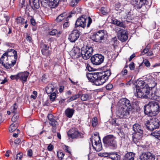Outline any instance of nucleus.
Listing matches in <instances>:
<instances>
[{
    "label": "nucleus",
    "instance_id": "6ab92c4d",
    "mask_svg": "<svg viewBox=\"0 0 160 160\" xmlns=\"http://www.w3.org/2000/svg\"><path fill=\"white\" fill-rule=\"evenodd\" d=\"M29 73L27 72H21L18 73V79L21 80L23 84L27 81Z\"/></svg>",
    "mask_w": 160,
    "mask_h": 160
},
{
    "label": "nucleus",
    "instance_id": "7c9ffc66",
    "mask_svg": "<svg viewBox=\"0 0 160 160\" xmlns=\"http://www.w3.org/2000/svg\"><path fill=\"white\" fill-rule=\"evenodd\" d=\"M81 92H79L77 94L74 95L71 97L68 100V102H70L79 98L81 96Z\"/></svg>",
    "mask_w": 160,
    "mask_h": 160
},
{
    "label": "nucleus",
    "instance_id": "bb28decb",
    "mask_svg": "<svg viewBox=\"0 0 160 160\" xmlns=\"http://www.w3.org/2000/svg\"><path fill=\"white\" fill-rule=\"evenodd\" d=\"M121 156L120 154L116 152H111L110 158L112 160H120Z\"/></svg>",
    "mask_w": 160,
    "mask_h": 160
},
{
    "label": "nucleus",
    "instance_id": "0e129e2a",
    "mask_svg": "<svg viewBox=\"0 0 160 160\" xmlns=\"http://www.w3.org/2000/svg\"><path fill=\"white\" fill-rule=\"evenodd\" d=\"M69 147L68 146H65L64 149L65 151L69 153H70V151L69 150Z\"/></svg>",
    "mask_w": 160,
    "mask_h": 160
},
{
    "label": "nucleus",
    "instance_id": "a18cd8bd",
    "mask_svg": "<svg viewBox=\"0 0 160 160\" xmlns=\"http://www.w3.org/2000/svg\"><path fill=\"white\" fill-rule=\"evenodd\" d=\"M118 135L121 138V140L122 141H124L125 139V135L123 132H120L118 133Z\"/></svg>",
    "mask_w": 160,
    "mask_h": 160
},
{
    "label": "nucleus",
    "instance_id": "412c9836",
    "mask_svg": "<svg viewBox=\"0 0 160 160\" xmlns=\"http://www.w3.org/2000/svg\"><path fill=\"white\" fill-rule=\"evenodd\" d=\"M146 81L147 82V84L149 85L150 88H154L156 86L157 83L155 82V79L152 76H150L148 78L146 79Z\"/></svg>",
    "mask_w": 160,
    "mask_h": 160
},
{
    "label": "nucleus",
    "instance_id": "c85d7f7f",
    "mask_svg": "<svg viewBox=\"0 0 160 160\" xmlns=\"http://www.w3.org/2000/svg\"><path fill=\"white\" fill-rule=\"evenodd\" d=\"M74 56L76 58H78L81 56V50L79 48H76L74 50Z\"/></svg>",
    "mask_w": 160,
    "mask_h": 160
},
{
    "label": "nucleus",
    "instance_id": "864d4df0",
    "mask_svg": "<svg viewBox=\"0 0 160 160\" xmlns=\"http://www.w3.org/2000/svg\"><path fill=\"white\" fill-rule=\"evenodd\" d=\"M149 51V48L148 47V46L142 52V55L148 52Z\"/></svg>",
    "mask_w": 160,
    "mask_h": 160
},
{
    "label": "nucleus",
    "instance_id": "4be33fe9",
    "mask_svg": "<svg viewBox=\"0 0 160 160\" xmlns=\"http://www.w3.org/2000/svg\"><path fill=\"white\" fill-rule=\"evenodd\" d=\"M41 47L42 48L41 51L42 54L46 56L49 55L50 54V51L48 50L49 46L43 43L41 45Z\"/></svg>",
    "mask_w": 160,
    "mask_h": 160
},
{
    "label": "nucleus",
    "instance_id": "aec40b11",
    "mask_svg": "<svg viewBox=\"0 0 160 160\" xmlns=\"http://www.w3.org/2000/svg\"><path fill=\"white\" fill-rule=\"evenodd\" d=\"M120 101L122 106L121 107L123 108H128V109H132V106L129 100L126 98H123L121 99Z\"/></svg>",
    "mask_w": 160,
    "mask_h": 160
},
{
    "label": "nucleus",
    "instance_id": "e2e57ef3",
    "mask_svg": "<svg viewBox=\"0 0 160 160\" xmlns=\"http://www.w3.org/2000/svg\"><path fill=\"white\" fill-rule=\"evenodd\" d=\"M155 95L158 97L160 98V89L157 90L155 92Z\"/></svg>",
    "mask_w": 160,
    "mask_h": 160
},
{
    "label": "nucleus",
    "instance_id": "3c124183",
    "mask_svg": "<svg viewBox=\"0 0 160 160\" xmlns=\"http://www.w3.org/2000/svg\"><path fill=\"white\" fill-rule=\"evenodd\" d=\"M111 152H109V153H107V152L103 153L102 154V156L103 157H108L109 158H110V155H111Z\"/></svg>",
    "mask_w": 160,
    "mask_h": 160
},
{
    "label": "nucleus",
    "instance_id": "37998d69",
    "mask_svg": "<svg viewBox=\"0 0 160 160\" xmlns=\"http://www.w3.org/2000/svg\"><path fill=\"white\" fill-rule=\"evenodd\" d=\"M92 125L93 127L96 126L98 124V119L96 117H94L92 118Z\"/></svg>",
    "mask_w": 160,
    "mask_h": 160
},
{
    "label": "nucleus",
    "instance_id": "774afa93",
    "mask_svg": "<svg viewBox=\"0 0 160 160\" xmlns=\"http://www.w3.org/2000/svg\"><path fill=\"white\" fill-rule=\"evenodd\" d=\"M64 89V87L63 86H60L59 88V92H60L61 93L63 92V90Z\"/></svg>",
    "mask_w": 160,
    "mask_h": 160
},
{
    "label": "nucleus",
    "instance_id": "bf43d9fd",
    "mask_svg": "<svg viewBox=\"0 0 160 160\" xmlns=\"http://www.w3.org/2000/svg\"><path fill=\"white\" fill-rule=\"evenodd\" d=\"M27 154L29 157H32V149H30L28 150Z\"/></svg>",
    "mask_w": 160,
    "mask_h": 160
},
{
    "label": "nucleus",
    "instance_id": "0eeeda50",
    "mask_svg": "<svg viewBox=\"0 0 160 160\" xmlns=\"http://www.w3.org/2000/svg\"><path fill=\"white\" fill-rule=\"evenodd\" d=\"M93 49L92 47L88 46L83 47L81 49V56L84 60L89 59L92 56Z\"/></svg>",
    "mask_w": 160,
    "mask_h": 160
},
{
    "label": "nucleus",
    "instance_id": "f8f14e48",
    "mask_svg": "<svg viewBox=\"0 0 160 160\" xmlns=\"http://www.w3.org/2000/svg\"><path fill=\"white\" fill-rule=\"evenodd\" d=\"M159 122L158 119L152 118L151 119L149 124L147 125L148 129L152 131L154 129L157 128L159 126Z\"/></svg>",
    "mask_w": 160,
    "mask_h": 160
},
{
    "label": "nucleus",
    "instance_id": "69168bd1",
    "mask_svg": "<svg viewBox=\"0 0 160 160\" xmlns=\"http://www.w3.org/2000/svg\"><path fill=\"white\" fill-rule=\"evenodd\" d=\"M26 39L27 41H28L29 42H31L32 40V38L29 35H27L26 37Z\"/></svg>",
    "mask_w": 160,
    "mask_h": 160
},
{
    "label": "nucleus",
    "instance_id": "680f3d73",
    "mask_svg": "<svg viewBox=\"0 0 160 160\" xmlns=\"http://www.w3.org/2000/svg\"><path fill=\"white\" fill-rule=\"evenodd\" d=\"M30 22H31V24L32 25L34 26L35 25V24H36L35 20L32 17V18L30 19Z\"/></svg>",
    "mask_w": 160,
    "mask_h": 160
},
{
    "label": "nucleus",
    "instance_id": "1a4fd4ad",
    "mask_svg": "<svg viewBox=\"0 0 160 160\" xmlns=\"http://www.w3.org/2000/svg\"><path fill=\"white\" fill-rule=\"evenodd\" d=\"M92 142L93 148L97 152L102 149V145L99 137L96 136L92 139Z\"/></svg>",
    "mask_w": 160,
    "mask_h": 160
},
{
    "label": "nucleus",
    "instance_id": "72a5a7b5",
    "mask_svg": "<svg viewBox=\"0 0 160 160\" xmlns=\"http://www.w3.org/2000/svg\"><path fill=\"white\" fill-rule=\"evenodd\" d=\"M151 134L155 138L160 140V131L156 130L155 131L152 132Z\"/></svg>",
    "mask_w": 160,
    "mask_h": 160
},
{
    "label": "nucleus",
    "instance_id": "a211bd4d",
    "mask_svg": "<svg viewBox=\"0 0 160 160\" xmlns=\"http://www.w3.org/2000/svg\"><path fill=\"white\" fill-rule=\"evenodd\" d=\"M118 38L122 42L126 41L128 38L127 31L124 30H120L118 32Z\"/></svg>",
    "mask_w": 160,
    "mask_h": 160
},
{
    "label": "nucleus",
    "instance_id": "603ef678",
    "mask_svg": "<svg viewBox=\"0 0 160 160\" xmlns=\"http://www.w3.org/2000/svg\"><path fill=\"white\" fill-rule=\"evenodd\" d=\"M129 68L131 70H133L134 69L135 66L133 62H131L129 64Z\"/></svg>",
    "mask_w": 160,
    "mask_h": 160
},
{
    "label": "nucleus",
    "instance_id": "6e6d98bb",
    "mask_svg": "<svg viewBox=\"0 0 160 160\" xmlns=\"http://www.w3.org/2000/svg\"><path fill=\"white\" fill-rule=\"evenodd\" d=\"M53 149V146L52 144H49L48 146L47 149L49 151H52Z\"/></svg>",
    "mask_w": 160,
    "mask_h": 160
},
{
    "label": "nucleus",
    "instance_id": "6e6552de",
    "mask_svg": "<svg viewBox=\"0 0 160 160\" xmlns=\"http://www.w3.org/2000/svg\"><path fill=\"white\" fill-rule=\"evenodd\" d=\"M106 36L105 33L103 30H100L92 36L91 38L93 41L96 42H101L105 39Z\"/></svg>",
    "mask_w": 160,
    "mask_h": 160
},
{
    "label": "nucleus",
    "instance_id": "a19ab883",
    "mask_svg": "<svg viewBox=\"0 0 160 160\" xmlns=\"http://www.w3.org/2000/svg\"><path fill=\"white\" fill-rule=\"evenodd\" d=\"M56 97V93L55 92L51 93L49 96L50 100L52 102H53L55 100Z\"/></svg>",
    "mask_w": 160,
    "mask_h": 160
},
{
    "label": "nucleus",
    "instance_id": "7ed1b4c3",
    "mask_svg": "<svg viewBox=\"0 0 160 160\" xmlns=\"http://www.w3.org/2000/svg\"><path fill=\"white\" fill-rule=\"evenodd\" d=\"M144 110L145 114L149 116H155L160 112V106L157 102H150L144 106Z\"/></svg>",
    "mask_w": 160,
    "mask_h": 160
},
{
    "label": "nucleus",
    "instance_id": "4468645a",
    "mask_svg": "<svg viewBox=\"0 0 160 160\" xmlns=\"http://www.w3.org/2000/svg\"><path fill=\"white\" fill-rule=\"evenodd\" d=\"M80 32L77 29H74L69 35L68 39L72 42H75L78 39L80 35Z\"/></svg>",
    "mask_w": 160,
    "mask_h": 160
},
{
    "label": "nucleus",
    "instance_id": "473e14b6",
    "mask_svg": "<svg viewBox=\"0 0 160 160\" xmlns=\"http://www.w3.org/2000/svg\"><path fill=\"white\" fill-rule=\"evenodd\" d=\"M32 2L34 7H32V8L33 9H38L39 8L40 4L38 0H33Z\"/></svg>",
    "mask_w": 160,
    "mask_h": 160
},
{
    "label": "nucleus",
    "instance_id": "c9c22d12",
    "mask_svg": "<svg viewBox=\"0 0 160 160\" xmlns=\"http://www.w3.org/2000/svg\"><path fill=\"white\" fill-rule=\"evenodd\" d=\"M112 23L115 25H117V26L123 27V24L122 22H120L118 20L115 19L112 20Z\"/></svg>",
    "mask_w": 160,
    "mask_h": 160
},
{
    "label": "nucleus",
    "instance_id": "393cba45",
    "mask_svg": "<svg viewBox=\"0 0 160 160\" xmlns=\"http://www.w3.org/2000/svg\"><path fill=\"white\" fill-rule=\"evenodd\" d=\"M135 154L130 152L125 154L122 158V160H130L135 157Z\"/></svg>",
    "mask_w": 160,
    "mask_h": 160
},
{
    "label": "nucleus",
    "instance_id": "2f4dec72",
    "mask_svg": "<svg viewBox=\"0 0 160 160\" xmlns=\"http://www.w3.org/2000/svg\"><path fill=\"white\" fill-rule=\"evenodd\" d=\"M136 83L137 84L136 85V89H137V87L139 88H142V87H143L145 85V82L141 80H138L136 82Z\"/></svg>",
    "mask_w": 160,
    "mask_h": 160
},
{
    "label": "nucleus",
    "instance_id": "dca6fc26",
    "mask_svg": "<svg viewBox=\"0 0 160 160\" xmlns=\"http://www.w3.org/2000/svg\"><path fill=\"white\" fill-rule=\"evenodd\" d=\"M131 109H128V108H121L118 114L119 117L121 118H125L128 116L129 114V112Z\"/></svg>",
    "mask_w": 160,
    "mask_h": 160
},
{
    "label": "nucleus",
    "instance_id": "13d9d810",
    "mask_svg": "<svg viewBox=\"0 0 160 160\" xmlns=\"http://www.w3.org/2000/svg\"><path fill=\"white\" fill-rule=\"evenodd\" d=\"M113 85L112 84H108L106 85V88L107 90H109L111 89Z\"/></svg>",
    "mask_w": 160,
    "mask_h": 160
},
{
    "label": "nucleus",
    "instance_id": "49530a36",
    "mask_svg": "<svg viewBox=\"0 0 160 160\" xmlns=\"http://www.w3.org/2000/svg\"><path fill=\"white\" fill-rule=\"evenodd\" d=\"M1 16L2 18L5 19L6 23L9 20V17L5 14H2Z\"/></svg>",
    "mask_w": 160,
    "mask_h": 160
},
{
    "label": "nucleus",
    "instance_id": "c756f323",
    "mask_svg": "<svg viewBox=\"0 0 160 160\" xmlns=\"http://www.w3.org/2000/svg\"><path fill=\"white\" fill-rule=\"evenodd\" d=\"M90 99V95L87 94H82L81 96V99L82 101H88Z\"/></svg>",
    "mask_w": 160,
    "mask_h": 160
},
{
    "label": "nucleus",
    "instance_id": "5701e85b",
    "mask_svg": "<svg viewBox=\"0 0 160 160\" xmlns=\"http://www.w3.org/2000/svg\"><path fill=\"white\" fill-rule=\"evenodd\" d=\"M47 117L49 120V124L52 126H57L58 124V122L54 118V116L52 114H48Z\"/></svg>",
    "mask_w": 160,
    "mask_h": 160
},
{
    "label": "nucleus",
    "instance_id": "338daca9",
    "mask_svg": "<svg viewBox=\"0 0 160 160\" xmlns=\"http://www.w3.org/2000/svg\"><path fill=\"white\" fill-rule=\"evenodd\" d=\"M17 133H13V137L17 138L18 136V134L19 132V129H17Z\"/></svg>",
    "mask_w": 160,
    "mask_h": 160
},
{
    "label": "nucleus",
    "instance_id": "09e8293b",
    "mask_svg": "<svg viewBox=\"0 0 160 160\" xmlns=\"http://www.w3.org/2000/svg\"><path fill=\"white\" fill-rule=\"evenodd\" d=\"M22 154V153H19L16 155V160H21Z\"/></svg>",
    "mask_w": 160,
    "mask_h": 160
},
{
    "label": "nucleus",
    "instance_id": "9b49d317",
    "mask_svg": "<svg viewBox=\"0 0 160 160\" xmlns=\"http://www.w3.org/2000/svg\"><path fill=\"white\" fill-rule=\"evenodd\" d=\"M87 19V17L85 15H82L78 18L76 22L75 27H80L84 28L86 25Z\"/></svg>",
    "mask_w": 160,
    "mask_h": 160
},
{
    "label": "nucleus",
    "instance_id": "f257e3e1",
    "mask_svg": "<svg viewBox=\"0 0 160 160\" xmlns=\"http://www.w3.org/2000/svg\"><path fill=\"white\" fill-rule=\"evenodd\" d=\"M17 52L13 49H8L3 53L0 59V63L6 69H10L16 64Z\"/></svg>",
    "mask_w": 160,
    "mask_h": 160
},
{
    "label": "nucleus",
    "instance_id": "9d476101",
    "mask_svg": "<svg viewBox=\"0 0 160 160\" xmlns=\"http://www.w3.org/2000/svg\"><path fill=\"white\" fill-rule=\"evenodd\" d=\"M104 57L100 54L92 56L91 58V61L93 64L99 65L102 63L104 60Z\"/></svg>",
    "mask_w": 160,
    "mask_h": 160
},
{
    "label": "nucleus",
    "instance_id": "de8ad7c7",
    "mask_svg": "<svg viewBox=\"0 0 160 160\" xmlns=\"http://www.w3.org/2000/svg\"><path fill=\"white\" fill-rule=\"evenodd\" d=\"M58 33V31L56 29H53L50 31L49 33L50 35L53 36Z\"/></svg>",
    "mask_w": 160,
    "mask_h": 160
},
{
    "label": "nucleus",
    "instance_id": "a878e982",
    "mask_svg": "<svg viewBox=\"0 0 160 160\" xmlns=\"http://www.w3.org/2000/svg\"><path fill=\"white\" fill-rule=\"evenodd\" d=\"M74 111H75L73 109L68 108L65 111V115L67 117L69 118H71L74 112Z\"/></svg>",
    "mask_w": 160,
    "mask_h": 160
},
{
    "label": "nucleus",
    "instance_id": "4d7b16f0",
    "mask_svg": "<svg viewBox=\"0 0 160 160\" xmlns=\"http://www.w3.org/2000/svg\"><path fill=\"white\" fill-rule=\"evenodd\" d=\"M20 5L21 8L25 7L26 6L25 2V0H22L20 2Z\"/></svg>",
    "mask_w": 160,
    "mask_h": 160
},
{
    "label": "nucleus",
    "instance_id": "c03bdc74",
    "mask_svg": "<svg viewBox=\"0 0 160 160\" xmlns=\"http://www.w3.org/2000/svg\"><path fill=\"white\" fill-rule=\"evenodd\" d=\"M127 19L128 20H132L133 19V15L131 12L127 13Z\"/></svg>",
    "mask_w": 160,
    "mask_h": 160
},
{
    "label": "nucleus",
    "instance_id": "5fc2aeb1",
    "mask_svg": "<svg viewBox=\"0 0 160 160\" xmlns=\"http://www.w3.org/2000/svg\"><path fill=\"white\" fill-rule=\"evenodd\" d=\"M10 78L12 80H16L17 81L18 80V73L15 75H11L10 76Z\"/></svg>",
    "mask_w": 160,
    "mask_h": 160
},
{
    "label": "nucleus",
    "instance_id": "f3484780",
    "mask_svg": "<svg viewBox=\"0 0 160 160\" xmlns=\"http://www.w3.org/2000/svg\"><path fill=\"white\" fill-rule=\"evenodd\" d=\"M155 156L148 152L143 153L140 156V159L141 160H155Z\"/></svg>",
    "mask_w": 160,
    "mask_h": 160
},
{
    "label": "nucleus",
    "instance_id": "4c0bfd02",
    "mask_svg": "<svg viewBox=\"0 0 160 160\" xmlns=\"http://www.w3.org/2000/svg\"><path fill=\"white\" fill-rule=\"evenodd\" d=\"M18 108V106L16 103H14L13 106L11 107L10 110L12 113L15 114L17 113V109Z\"/></svg>",
    "mask_w": 160,
    "mask_h": 160
},
{
    "label": "nucleus",
    "instance_id": "2eb2a0df",
    "mask_svg": "<svg viewBox=\"0 0 160 160\" xmlns=\"http://www.w3.org/2000/svg\"><path fill=\"white\" fill-rule=\"evenodd\" d=\"M68 135L72 138H82V135H81L77 130L75 128H72L68 132Z\"/></svg>",
    "mask_w": 160,
    "mask_h": 160
},
{
    "label": "nucleus",
    "instance_id": "58836bf2",
    "mask_svg": "<svg viewBox=\"0 0 160 160\" xmlns=\"http://www.w3.org/2000/svg\"><path fill=\"white\" fill-rule=\"evenodd\" d=\"M142 63L144 64L147 67H149L150 66V63L149 61L147 59H144L143 60L142 63L139 65V68L142 66Z\"/></svg>",
    "mask_w": 160,
    "mask_h": 160
},
{
    "label": "nucleus",
    "instance_id": "423d86ee",
    "mask_svg": "<svg viewBox=\"0 0 160 160\" xmlns=\"http://www.w3.org/2000/svg\"><path fill=\"white\" fill-rule=\"evenodd\" d=\"M150 91V87L147 84H145L143 87L136 89V93L135 95L139 98H147Z\"/></svg>",
    "mask_w": 160,
    "mask_h": 160
},
{
    "label": "nucleus",
    "instance_id": "39448f33",
    "mask_svg": "<svg viewBox=\"0 0 160 160\" xmlns=\"http://www.w3.org/2000/svg\"><path fill=\"white\" fill-rule=\"evenodd\" d=\"M116 138L112 135L109 134L105 136L103 139V142L105 145L115 149L117 148Z\"/></svg>",
    "mask_w": 160,
    "mask_h": 160
},
{
    "label": "nucleus",
    "instance_id": "cd10ccee",
    "mask_svg": "<svg viewBox=\"0 0 160 160\" xmlns=\"http://www.w3.org/2000/svg\"><path fill=\"white\" fill-rule=\"evenodd\" d=\"M67 14L66 12H64L59 15L56 19V22H59L64 20L67 17Z\"/></svg>",
    "mask_w": 160,
    "mask_h": 160
},
{
    "label": "nucleus",
    "instance_id": "f704fd0d",
    "mask_svg": "<svg viewBox=\"0 0 160 160\" xmlns=\"http://www.w3.org/2000/svg\"><path fill=\"white\" fill-rule=\"evenodd\" d=\"M18 125L17 123L12 124L9 128V130L10 132H12L15 131L18 128Z\"/></svg>",
    "mask_w": 160,
    "mask_h": 160
},
{
    "label": "nucleus",
    "instance_id": "ddd939ff",
    "mask_svg": "<svg viewBox=\"0 0 160 160\" xmlns=\"http://www.w3.org/2000/svg\"><path fill=\"white\" fill-rule=\"evenodd\" d=\"M146 0H132L131 3L136 9H139L144 5L146 2Z\"/></svg>",
    "mask_w": 160,
    "mask_h": 160
},
{
    "label": "nucleus",
    "instance_id": "8fccbe9b",
    "mask_svg": "<svg viewBox=\"0 0 160 160\" xmlns=\"http://www.w3.org/2000/svg\"><path fill=\"white\" fill-rule=\"evenodd\" d=\"M88 22L87 24V27H89L91 24L92 22V18H90V17H88Z\"/></svg>",
    "mask_w": 160,
    "mask_h": 160
},
{
    "label": "nucleus",
    "instance_id": "20e7f679",
    "mask_svg": "<svg viewBox=\"0 0 160 160\" xmlns=\"http://www.w3.org/2000/svg\"><path fill=\"white\" fill-rule=\"evenodd\" d=\"M133 130L135 132L132 134V140L134 143L137 144L142 137L143 133V128L138 123H135L133 125Z\"/></svg>",
    "mask_w": 160,
    "mask_h": 160
},
{
    "label": "nucleus",
    "instance_id": "e433bc0d",
    "mask_svg": "<svg viewBox=\"0 0 160 160\" xmlns=\"http://www.w3.org/2000/svg\"><path fill=\"white\" fill-rule=\"evenodd\" d=\"M58 4V3L57 1L54 2L50 0H49L48 3V5L51 8H54L57 6Z\"/></svg>",
    "mask_w": 160,
    "mask_h": 160
},
{
    "label": "nucleus",
    "instance_id": "f03ea898",
    "mask_svg": "<svg viewBox=\"0 0 160 160\" xmlns=\"http://www.w3.org/2000/svg\"><path fill=\"white\" fill-rule=\"evenodd\" d=\"M111 74L110 70H108L103 72L88 73L87 77L89 81L96 86L102 85Z\"/></svg>",
    "mask_w": 160,
    "mask_h": 160
},
{
    "label": "nucleus",
    "instance_id": "052dcab7",
    "mask_svg": "<svg viewBox=\"0 0 160 160\" xmlns=\"http://www.w3.org/2000/svg\"><path fill=\"white\" fill-rule=\"evenodd\" d=\"M128 72V70L126 69H123L121 72V74L122 75H126Z\"/></svg>",
    "mask_w": 160,
    "mask_h": 160
},
{
    "label": "nucleus",
    "instance_id": "79ce46f5",
    "mask_svg": "<svg viewBox=\"0 0 160 160\" xmlns=\"http://www.w3.org/2000/svg\"><path fill=\"white\" fill-rule=\"evenodd\" d=\"M57 155L58 158L61 160H62L64 156V153L61 151H59L57 152Z\"/></svg>",
    "mask_w": 160,
    "mask_h": 160
},
{
    "label": "nucleus",
    "instance_id": "ea45409f",
    "mask_svg": "<svg viewBox=\"0 0 160 160\" xmlns=\"http://www.w3.org/2000/svg\"><path fill=\"white\" fill-rule=\"evenodd\" d=\"M17 22L18 24H23L24 22V19L21 17H18L16 19Z\"/></svg>",
    "mask_w": 160,
    "mask_h": 160
},
{
    "label": "nucleus",
    "instance_id": "b1692460",
    "mask_svg": "<svg viewBox=\"0 0 160 160\" xmlns=\"http://www.w3.org/2000/svg\"><path fill=\"white\" fill-rule=\"evenodd\" d=\"M55 88V84L54 83H50L48 85L46 88V91L48 94L51 93Z\"/></svg>",
    "mask_w": 160,
    "mask_h": 160
}]
</instances>
